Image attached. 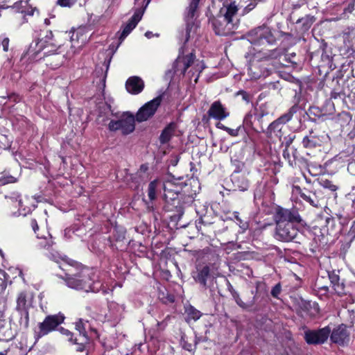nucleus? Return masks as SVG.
I'll use <instances>...</instances> for the list:
<instances>
[{
  "label": "nucleus",
  "mask_w": 355,
  "mask_h": 355,
  "mask_svg": "<svg viewBox=\"0 0 355 355\" xmlns=\"http://www.w3.org/2000/svg\"><path fill=\"white\" fill-rule=\"evenodd\" d=\"M301 221L302 218L297 211L278 209L275 214V238L282 242L295 241L300 243L303 236L296 227L295 223H300Z\"/></svg>",
  "instance_id": "nucleus-1"
},
{
  "label": "nucleus",
  "mask_w": 355,
  "mask_h": 355,
  "mask_svg": "<svg viewBox=\"0 0 355 355\" xmlns=\"http://www.w3.org/2000/svg\"><path fill=\"white\" fill-rule=\"evenodd\" d=\"M71 265L67 264V267L60 266L65 272L63 279L68 287L76 290H83L86 292L94 291L92 287L94 275L92 272L75 261H70Z\"/></svg>",
  "instance_id": "nucleus-2"
},
{
  "label": "nucleus",
  "mask_w": 355,
  "mask_h": 355,
  "mask_svg": "<svg viewBox=\"0 0 355 355\" xmlns=\"http://www.w3.org/2000/svg\"><path fill=\"white\" fill-rule=\"evenodd\" d=\"M220 10L216 17L211 20V26L218 35H227L232 33L235 28L236 24L234 17L238 11L236 1L234 0H218Z\"/></svg>",
  "instance_id": "nucleus-3"
},
{
  "label": "nucleus",
  "mask_w": 355,
  "mask_h": 355,
  "mask_svg": "<svg viewBox=\"0 0 355 355\" xmlns=\"http://www.w3.org/2000/svg\"><path fill=\"white\" fill-rule=\"evenodd\" d=\"M186 183H173L171 181L164 184V199L166 203V209L168 211L176 212L174 216L180 219L184 214V204L182 201V193L181 190Z\"/></svg>",
  "instance_id": "nucleus-4"
},
{
  "label": "nucleus",
  "mask_w": 355,
  "mask_h": 355,
  "mask_svg": "<svg viewBox=\"0 0 355 355\" xmlns=\"http://www.w3.org/2000/svg\"><path fill=\"white\" fill-rule=\"evenodd\" d=\"M282 55V51L279 49L259 51L254 55L253 60L250 62L248 73L252 79H259L270 75L272 68H265L264 71L259 69V62L275 60Z\"/></svg>",
  "instance_id": "nucleus-5"
},
{
  "label": "nucleus",
  "mask_w": 355,
  "mask_h": 355,
  "mask_svg": "<svg viewBox=\"0 0 355 355\" xmlns=\"http://www.w3.org/2000/svg\"><path fill=\"white\" fill-rule=\"evenodd\" d=\"M247 37L248 41L255 46L270 45L276 42V37L271 29L266 26H259L250 31Z\"/></svg>",
  "instance_id": "nucleus-6"
},
{
  "label": "nucleus",
  "mask_w": 355,
  "mask_h": 355,
  "mask_svg": "<svg viewBox=\"0 0 355 355\" xmlns=\"http://www.w3.org/2000/svg\"><path fill=\"white\" fill-rule=\"evenodd\" d=\"M195 59V55L190 53L186 56L178 55L174 62L172 69L166 72V78L172 79L173 76L180 78L184 76L187 69L191 66Z\"/></svg>",
  "instance_id": "nucleus-7"
},
{
  "label": "nucleus",
  "mask_w": 355,
  "mask_h": 355,
  "mask_svg": "<svg viewBox=\"0 0 355 355\" xmlns=\"http://www.w3.org/2000/svg\"><path fill=\"white\" fill-rule=\"evenodd\" d=\"M135 116L128 112L123 113L118 120H111L108 124L110 131L121 130L123 135L132 132L135 128Z\"/></svg>",
  "instance_id": "nucleus-8"
},
{
  "label": "nucleus",
  "mask_w": 355,
  "mask_h": 355,
  "mask_svg": "<svg viewBox=\"0 0 355 355\" xmlns=\"http://www.w3.org/2000/svg\"><path fill=\"white\" fill-rule=\"evenodd\" d=\"M298 110L299 106L297 103H295L290 107L286 113L282 114L278 119L272 122L267 129V134L268 136L271 137L272 134L276 131L280 132L282 125L289 122L292 119L294 114H295Z\"/></svg>",
  "instance_id": "nucleus-9"
},
{
  "label": "nucleus",
  "mask_w": 355,
  "mask_h": 355,
  "mask_svg": "<svg viewBox=\"0 0 355 355\" xmlns=\"http://www.w3.org/2000/svg\"><path fill=\"white\" fill-rule=\"evenodd\" d=\"M64 317L62 315H53L46 317L42 322L39 323L37 337L41 338L53 331L64 321Z\"/></svg>",
  "instance_id": "nucleus-10"
},
{
  "label": "nucleus",
  "mask_w": 355,
  "mask_h": 355,
  "mask_svg": "<svg viewBox=\"0 0 355 355\" xmlns=\"http://www.w3.org/2000/svg\"><path fill=\"white\" fill-rule=\"evenodd\" d=\"M331 329L326 327L318 330H306L304 331V339L309 345L324 343L329 336Z\"/></svg>",
  "instance_id": "nucleus-11"
},
{
  "label": "nucleus",
  "mask_w": 355,
  "mask_h": 355,
  "mask_svg": "<svg viewBox=\"0 0 355 355\" xmlns=\"http://www.w3.org/2000/svg\"><path fill=\"white\" fill-rule=\"evenodd\" d=\"M162 102V96H157L142 106L137 113V121L142 122L151 117Z\"/></svg>",
  "instance_id": "nucleus-12"
},
{
  "label": "nucleus",
  "mask_w": 355,
  "mask_h": 355,
  "mask_svg": "<svg viewBox=\"0 0 355 355\" xmlns=\"http://www.w3.org/2000/svg\"><path fill=\"white\" fill-rule=\"evenodd\" d=\"M295 190L300 196L310 205L314 207L321 206V191L320 190H309L305 188L302 189L299 186L295 187Z\"/></svg>",
  "instance_id": "nucleus-13"
},
{
  "label": "nucleus",
  "mask_w": 355,
  "mask_h": 355,
  "mask_svg": "<svg viewBox=\"0 0 355 355\" xmlns=\"http://www.w3.org/2000/svg\"><path fill=\"white\" fill-rule=\"evenodd\" d=\"M6 200H10L12 202H17L19 207L17 213L14 215L26 216L31 211V207L26 205V201L28 200L27 198L24 200L21 198V196L16 191L10 192L4 196Z\"/></svg>",
  "instance_id": "nucleus-14"
},
{
  "label": "nucleus",
  "mask_w": 355,
  "mask_h": 355,
  "mask_svg": "<svg viewBox=\"0 0 355 355\" xmlns=\"http://www.w3.org/2000/svg\"><path fill=\"white\" fill-rule=\"evenodd\" d=\"M209 118L218 121H222L230 116V112L226 107L219 101H216L211 103L207 111Z\"/></svg>",
  "instance_id": "nucleus-15"
},
{
  "label": "nucleus",
  "mask_w": 355,
  "mask_h": 355,
  "mask_svg": "<svg viewBox=\"0 0 355 355\" xmlns=\"http://www.w3.org/2000/svg\"><path fill=\"white\" fill-rule=\"evenodd\" d=\"M49 46H54L53 42V33L51 31H46L44 37L40 39L34 44L32 43L28 49V53L33 55H37L40 51Z\"/></svg>",
  "instance_id": "nucleus-16"
},
{
  "label": "nucleus",
  "mask_w": 355,
  "mask_h": 355,
  "mask_svg": "<svg viewBox=\"0 0 355 355\" xmlns=\"http://www.w3.org/2000/svg\"><path fill=\"white\" fill-rule=\"evenodd\" d=\"M164 182L159 180H155L150 182L148 187V197L149 202H147L148 209H153V202L156 200L157 193L164 188Z\"/></svg>",
  "instance_id": "nucleus-17"
},
{
  "label": "nucleus",
  "mask_w": 355,
  "mask_h": 355,
  "mask_svg": "<svg viewBox=\"0 0 355 355\" xmlns=\"http://www.w3.org/2000/svg\"><path fill=\"white\" fill-rule=\"evenodd\" d=\"M330 338L332 342L343 345L349 342V334L347 330L346 326L342 324L334 329Z\"/></svg>",
  "instance_id": "nucleus-18"
},
{
  "label": "nucleus",
  "mask_w": 355,
  "mask_h": 355,
  "mask_svg": "<svg viewBox=\"0 0 355 355\" xmlns=\"http://www.w3.org/2000/svg\"><path fill=\"white\" fill-rule=\"evenodd\" d=\"M144 11L137 10L128 22L125 25L123 31L119 36L121 42L127 37V35L136 27L138 22L141 20Z\"/></svg>",
  "instance_id": "nucleus-19"
},
{
  "label": "nucleus",
  "mask_w": 355,
  "mask_h": 355,
  "mask_svg": "<svg viewBox=\"0 0 355 355\" xmlns=\"http://www.w3.org/2000/svg\"><path fill=\"white\" fill-rule=\"evenodd\" d=\"M31 224L33 231L35 234H37V239L41 240L39 243V245L41 248L49 250L54 244L51 235L49 232H46L45 234L41 235L37 233V230L39 227L37 222L35 219H32Z\"/></svg>",
  "instance_id": "nucleus-20"
},
{
  "label": "nucleus",
  "mask_w": 355,
  "mask_h": 355,
  "mask_svg": "<svg viewBox=\"0 0 355 355\" xmlns=\"http://www.w3.org/2000/svg\"><path fill=\"white\" fill-rule=\"evenodd\" d=\"M210 268L208 266H198L196 270L192 272L194 280L199 283L203 288H207V279L209 275Z\"/></svg>",
  "instance_id": "nucleus-21"
},
{
  "label": "nucleus",
  "mask_w": 355,
  "mask_h": 355,
  "mask_svg": "<svg viewBox=\"0 0 355 355\" xmlns=\"http://www.w3.org/2000/svg\"><path fill=\"white\" fill-rule=\"evenodd\" d=\"M144 87V81L138 76L128 78L125 84L127 91L133 94L140 93L143 90Z\"/></svg>",
  "instance_id": "nucleus-22"
},
{
  "label": "nucleus",
  "mask_w": 355,
  "mask_h": 355,
  "mask_svg": "<svg viewBox=\"0 0 355 355\" xmlns=\"http://www.w3.org/2000/svg\"><path fill=\"white\" fill-rule=\"evenodd\" d=\"M32 305V297L26 292L20 293L17 298V311H28Z\"/></svg>",
  "instance_id": "nucleus-23"
},
{
  "label": "nucleus",
  "mask_w": 355,
  "mask_h": 355,
  "mask_svg": "<svg viewBox=\"0 0 355 355\" xmlns=\"http://www.w3.org/2000/svg\"><path fill=\"white\" fill-rule=\"evenodd\" d=\"M329 278L335 292L339 295H343L345 293V284L343 282H340L339 276L335 272H331L329 273Z\"/></svg>",
  "instance_id": "nucleus-24"
},
{
  "label": "nucleus",
  "mask_w": 355,
  "mask_h": 355,
  "mask_svg": "<svg viewBox=\"0 0 355 355\" xmlns=\"http://www.w3.org/2000/svg\"><path fill=\"white\" fill-rule=\"evenodd\" d=\"M47 256L51 260L58 263L60 268V266H62L64 268L67 267L66 265H70V261H72L71 259H69L67 256L62 255L58 252L54 250L50 251Z\"/></svg>",
  "instance_id": "nucleus-25"
},
{
  "label": "nucleus",
  "mask_w": 355,
  "mask_h": 355,
  "mask_svg": "<svg viewBox=\"0 0 355 355\" xmlns=\"http://www.w3.org/2000/svg\"><path fill=\"white\" fill-rule=\"evenodd\" d=\"M321 142V139L313 132H311L309 135L305 136L302 140L303 146L309 148L320 146Z\"/></svg>",
  "instance_id": "nucleus-26"
},
{
  "label": "nucleus",
  "mask_w": 355,
  "mask_h": 355,
  "mask_svg": "<svg viewBox=\"0 0 355 355\" xmlns=\"http://www.w3.org/2000/svg\"><path fill=\"white\" fill-rule=\"evenodd\" d=\"M88 326V322L79 319L75 323L76 330L79 333L78 340H82L83 342H89V338L86 331V327Z\"/></svg>",
  "instance_id": "nucleus-27"
},
{
  "label": "nucleus",
  "mask_w": 355,
  "mask_h": 355,
  "mask_svg": "<svg viewBox=\"0 0 355 355\" xmlns=\"http://www.w3.org/2000/svg\"><path fill=\"white\" fill-rule=\"evenodd\" d=\"M232 180L234 187L241 191H246L249 187V181L243 175H234Z\"/></svg>",
  "instance_id": "nucleus-28"
},
{
  "label": "nucleus",
  "mask_w": 355,
  "mask_h": 355,
  "mask_svg": "<svg viewBox=\"0 0 355 355\" xmlns=\"http://www.w3.org/2000/svg\"><path fill=\"white\" fill-rule=\"evenodd\" d=\"M314 21V17L306 15L304 17L298 19L296 21V24L300 26V29L302 32H306L311 28Z\"/></svg>",
  "instance_id": "nucleus-29"
},
{
  "label": "nucleus",
  "mask_w": 355,
  "mask_h": 355,
  "mask_svg": "<svg viewBox=\"0 0 355 355\" xmlns=\"http://www.w3.org/2000/svg\"><path fill=\"white\" fill-rule=\"evenodd\" d=\"M15 334L9 324L2 325L0 327V340L10 341L15 338Z\"/></svg>",
  "instance_id": "nucleus-30"
},
{
  "label": "nucleus",
  "mask_w": 355,
  "mask_h": 355,
  "mask_svg": "<svg viewBox=\"0 0 355 355\" xmlns=\"http://www.w3.org/2000/svg\"><path fill=\"white\" fill-rule=\"evenodd\" d=\"M175 131V125L173 123L169 124L167 125L164 130L162 131L159 140L162 144H166L167 143L173 135Z\"/></svg>",
  "instance_id": "nucleus-31"
},
{
  "label": "nucleus",
  "mask_w": 355,
  "mask_h": 355,
  "mask_svg": "<svg viewBox=\"0 0 355 355\" xmlns=\"http://www.w3.org/2000/svg\"><path fill=\"white\" fill-rule=\"evenodd\" d=\"M185 313L187 315L186 320L189 322L190 320L196 321L198 320L202 315L200 311L197 310L192 306H189L186 308Z\"/></svg>",
  "instance_id": "nucleus-32"
},
{
  "label": "nucleus",
  "mask_w": 355,
  "mask_h": 355,
  "mask_svg": "<svg viewBox=\"0 0 355 355\" xmlns=\"http://www.w3.org/2000/svg\"><path fill=\"white\" fill-rule=\"evenodd\" d=\"M232 295L235 300V302L241 308L244 309H250L251 308L254 304V302H255V299H256V295L254 296L253 297V300L249 302V303H245L244 302H243V300L239 297V294L235 291H234L232 292Z\"/></svg>",
  "instance_id": "nucleus-33"
},
{
  "label": "nucleus",
  "mask_w": 355,
  "mask_h": 355,
  "mask_svg": "<svg viewBox=\"0 0 355 355\" xmlns=\"http://www.w3.org/2000/svg\"><path fill=\"white\" fill-rule=\"evenodd\" d=\"M198 27L193 22H188L187 25V28L185 30V33H182V38L181 40H184V43H187L191 33H195L196 32Z\"/></svg>",
  "instance_id": "nucleus-34"
},
{
  "label": "nucleus",
  "mask_w": 355,
  "mask_h": 355,
  "mask_svg": "<svg viewBox=\"0 0 355 355\" xmlns=\"http://www.w3.org/2000/svg\"><path fill=\"white\" fill-rule=\"evenodd\" d=\"M200 0H191L190 5L187 10V18L188 20L192 19L194 16L196 11L198 8Z\"/></svg>",
  "instance_id": "nucleus-35"
},
{
  "label": "nucleus",
  "mask_w": 355,
  "mask_h": 355,
  "mask_svg": "<svg viewBox=\"0 0 355 355\" xmlns=\"http://www.w3.org/2000/svg\"><path fill=\"white\" fill-rule=\"evenodd\" d=\"M233 215H234V219L236 221V223L239 225L240 228L242 229L243 231L246 230L249 227L248 222L246 220L243 219L240 216L239 213L238 211H234L233 213Z\"/></svg>",
  "instance_id": "nucleus-36"
},
{
  "label": "nucleus",
  "mask_w": 355,
  "mask_h": 355,
  "mask_svg": "<svg viewBox=\"0 0 355 355\" xmlns=\"http://www.w3.org/2000/svg\"><path fill=\"white\" fill-rule=\"evenodd\" d=\"M20 313L19 324L21 327L27 329L29 323L28 311H19Z\"/></svg>",
  "instance_id": "nucleus-37"
},
{
  "label": "nucleus",
  "mask_w": 355,
  "mask_h": 355,
  "mask_svg": "<svg viewBox=\"0 0 355 355\" xmlns=\"http://www.w3.org/2000/svg\"><path fill=\"white\" fill-rule=\"evenodd\" d=\"M319 184L324 189L330 190L331 191H336L338 189V187L333 184V182L327 179H320Z\"/></svg>",
  "instance_id": "nucleus-38"
},
{
  "label": "nucleus",
  "mask_w": 355,
  "mask_h": 355,
  "mask_svg": "<svg viewBox=\"0 0 355 355\" xmlns=\"http://www.w3.org/2000/svg\"><path fill=\"white\" fill-rule=\"evenodd\" d=\"M0 43L3 51L8 52L9 50L10 39L5 34L0 35Z\"/></svg>",
  "instance_id": "nucleus-39"
},
{
  "label": "nucleus",
  "mask_w": 355,
  "mask_h": 355,
  "mask_svg": "<svg viewBox=\"0 0 355 355\" xmlns=\"http://www.w3.org/2000/svg\"><path fill=\"white\" fill-rule=\"evenodd\" d=\"M78 0H58L57 4L61 7L71 8L73 6Z\"/></svg>",
  "instance_id": "nucleus-40"
},
{
  "label": "nucleus",
  "mask_w": 355,
  "mask_h": 355,
  "mask_svg": "<svg viewBox=\"0 0 355 355\" xmlns=\"http://www.w3.org/2000/svg\"><path fill=\"white\" fill-rule=\"evenodd\" d=\"M88 343L89 342H83L82 340H78V338H75V340L72 341L73 344L78 345L76 350L78 352H83L85 349V345Z\"/></svg>",
  "instance_id": "nucleus-41"
},
{
  "label": "nucleus",
  "mask_w": 355,
  "mask_h": 355,
  "mask_svg": "<svg viewBox=\"0 0 355 355\" xmlns=\"http://www.w3.org/2000/svg\"><path fill=\"white\" fill-rule=\"evenodd\" d=\"M282 291V286L280 284H277L271 291V295L273 297L278 298L279 295Z\"/></svg>",
  "instance_id": "nucleus-42"
},
{
  "label": "nucleus",
  "mask_w": 355,
  "mask_h": 355,
  "mask_svg": "<svg viewBox=\"0 0 355 355\" xmlns=\"http://www.w3.org/2000/svg\"><path fill=\"white\" fill-rule=\"evenodd\" d=\"M110 62H111V58H110L108 59H105L103 62V67H105V71L102 78V82L103 83V85H105V78H106L107 72L109 67H110Z\"/></svg>",
  "instance_id": "nucleus-43"
},
{
  "label": "nucleus",
  "mask_w": 355,
  "mask_h": 355,
  "mask_svg": "<svg viewBox=\"0 0 355 355\" xmlns=\"http://www.w3.org/2000/svg\"><path fill=\"white\" fill-rule=\"evenodd\" d=\"M258 1H252V0H250V3L248 6H246L245 7V8L243 10V12L244 13H248L250 11H251L252 10H253L255 8V6H257Z\"/></svg>",
  "instance_id": "nucleus-44"
},
{
  "label": "nucleus",
  "mask_w": 355,
  "mask_h": 355,
  "mask_svg": "<svg viewBox=\"0 0 355 355\" xmlns=\"http://www.w3.org/2000/svg\"><path fill=\"white\" fill-rule=\"evenodd\" d=\"M116 234L114 235V237L116 241H123L125 239V232L123 230H116Z\"/></svg>",
  "instance_id": "nucleus-45"
},
{
  "label": "nucleus",
  "mask_w": 355,
  "mask_h": 355,
  "mask_svg": "<svg viewBox=\"0 0 355 355\" xmlns=\"http://www.w3.org/2000/svg\"><path fill=\"white\" fill-rule=\"evenodd\" d=\"M60 331L63 335H65L66 336L68 337L69 341L72 342L73 340V334L71 331H69L68 329L61 328Z\"/></svg>",
  "instance_id": "nucleus-46"
},
{
  "label": "nucleus",
  "mask_w": 355,
  "mask_h": 355,
  "mask_svg": "<svg viewBox=\"0 0 355 355\" xmlns=\"http://www.w3.org/2000/svg\"><path fill=\"white\" fill-rule=\"evenodd\" d=\"M325 222L328 229L329 227L333 228V227L335 225V219L332 217H327Z\"/></svg>",
  "instance_id": "nucleus-47"
},
{
  "label": "nucleus",
  "mask_w": 355,
  "mask_h": 355,
  "mask_svg": "<svg viewBox=\"0 0 355 355\" xmlns=\"http://www.w3.org/2000/svg\"><path fill=\"white\" fill-rule=\"evenodd\" d=\"M348 199L352 201L353 206L355 205V187H354L352 191L347 195Z\"/></svg>",
  "instance_id": "nucleus-48"
},
{
  "label": "nucleus",
  "mask_w": 355,
  "mask_h": 355,
  "mask_svg": "<svg viewBox=\"0 0 355 355\" xmlns=\"http://www.w3.org/2000/svg\"><path fill=\"white\" fill-rule=\"evenodd\" d=\"M239 128L237 129H232L227 127L225 132L232 137H236L239 135Z\"/></svg>",
  "instance_id": "nucleus-49"
},
{
  "label": "nucleus",
  "mask_w": 355,
  "mask_h": 355,
  "mask_svg": "<svg viewBox=\"0 0 355 355\" xmlns=\"http://www.w3.org/2000/svg\"><path fill=\"white\" fill-rule=\"evenodd\" d=\"M5 286V274L3 270H0V288L2 289Z\"/></svg>",
  "instance_id": "nucleus-50"
},
{
  "label": "nucleus",
  "mask_w": 355,
  "mask_h": 355,
  "mask_svg": "<svg viewBox=\"0 0 355 355\" xmlns=\"http://www.w3.org/2000/svg\"><path fill=\"white\" fill-rule=\"evenodd\" d=\"M182 347H183L184 349H186V350H187V351H189V352H191V351H192V345H191V344L188 343H187V342H184V343H182Z\"/></svg>",
  "instance_id": "nucleus-51"
},
{
  "label": "nucleus",
  "mask_w": 355,
  "mask_h": 355,
  "mask_svg": "<svg viewBox=\"0 0 355 355\" xmlns=\"http://www.w3.org/2000/svg\"><path fill=\"white\" fill-rule=\"evenodd\" d=\"M216 128H218V129L223 130L224 131H226V129H227V127L224 125L223 123L218 122L216 124Z\"/></svg>",
  "instance_id": "nucleus-52"
},
{
  "label": "nucleus",
  "mask_w": 355,
  "mask_h": 355,
  "mask_svg": "<svg viewBox=\"0 0 355 355\" xmlns=\"http://www.w3.org/2000/svg\"><path fill=\"white\" fill-rule=\"evenodd\" d=\"M259 69L262 71H264L265 68H272V71L275 69L274 65L272 64L271 67H266L264 64H259Z\"/></svg>",
  "instance_id": "nucleus-53"
},
{
  "label": "nucleus",
  "mask_w": 355,
  "mask_h": 355,
  "mask_svg": "<svg viewBox=\"0 0 355 355\" xmlns=\"http://www.w3.org/2000/svg\"><path fill=\"white\" fill-rule=\"evenodd\" d=\"M16 179L13 177L8 178L7 180H5L4 183L15 182Z\"/></svg>",
  "instance_id": "nucleus-54"
},
{
  "label": "nucleus",
  "mask_w": 355,
  "mask_h": 355,
  "mask_svg": "<svg viewBox=\"0 0 355 355\" xmlns=\"http://www.w3.org/2000/svg\"><path fill=\"white\" fill-rule=\"evenodd\" d=\"M21 3H22V1L16 2V3L14 4V6H13L12 8H15V9H17L19 12H21V11L19 10V6Z\"/></svg>",
  "instance_id": "nucleus-55"
},
{
  "label": "nucleus",
  "mask_w": 355,
  "mask_h": 355,
  "mask_svg": "<svg viewBox=\"0 0 355 355\" xmlns=\"http://www.w3.org/2000/svg\"><path fill=\"white\" fill-rule=\"evenodd\" d=\"M153 34L152 32L150 31H147L146 33H145V36L147 37V38H151L153 37Z\"/></svg>",
  "instance_id": "nucleus-56"
},
{
  "label": "nucleus",
  "mask_w": 355,
  "mask_h": 355,
  "mask_svg": "<svg viewBox=\"0 0 355 355\" xmlns=\"http://www.w3.org/2000/svg\"><path fill=\"white\" fill-rule=\"evenodd\" d=\"M79 33H80V32H79V31H77L76 33H73V35H72V36H71V40H74L73 37H74V35H76V39L78 40H79V37H78V35H79Z\"/></svg>",
  "instance_id": "nucleus-57"
},
{
  "label": "nucleus",
  "mask_w": 355,
  "mask_h": 355,
  "mask_svg": "<svg viewBox=\"0 0 355 355\" xmlns=\"http://www.w3.org/2000/svg\"><path fill=\"white\" fill-rule=\"evenodd\" d=\"M293 139L292 137H290L288 140L286 142V146H288L293 141Z\"/></svg>",
  "instance_id": "nucleus-58"
},
{
  "label": "nucleus",
  "mask_w": 355,
  "mask_h": 355,
  "mask_svg": "<svg viewBox=\"0 0 355 355\" xmlns=\"http://www.w3.org/2000/svg\"><path fill=\"white\" fill-rule=\"evenodd\" d=\"M320 289L324 291L325 293L329 291L328 286H322L320 288Z\"/></svg>",
  "instance_id": "nucleus-59"
},
{
  "label": "nucleus",
  "mask_w": 355,
  "mask_h": 355,
  "mask_svg": "<svg viewBox=\"0 0 355 355\" xmlns=\"http://www.w3.org/2000/svg\"><path fill=\"white\" fill-rule=\"evenodd\" d=\"M6 354H7V350L0 352V355H6Z\"/></svg>",
  "instance_id": "nucleus-60"
},
{
  "label": "nucleus",
  "mask_w": 355,
  "mask_h": 355,
  "mask_svg": "<svg viewBox=\"0 0 355 355\" xmlns=\"http://www.w3.org/2000/svg\"><path fill=\"white\" fill-rule=\"evenodd\" d=\"M250 116H251V115H248V116H247L245 118L244 121H245V123H248V119H249V117H250Z\"/></svg>",
  "instance_id": "nucleus-61"
},
{
  "label": "nucleus",
  "mask_w": 355,
  "mask_h": 355,
  "mask_svg": "<svg viewBox=\"0 0 355 355\" xmlns=\"http://www.w3.org/2000/svg\"><path fill=\"white\" fill-rule=\"evenodd\" d=\"M191 70H190L189 72H188V74L190 78H191L193 75H194V73H192V74L191 75Z\"/></svg>",
  "instance_id": "nucleus-62"
},
{
  "label": "nucleus",
  "mask_w": 355,
  "mask_h": 355,
  "mask_svg": "<svg viewBox=\"0 0 355 355\" xmlns=\"http://www.w3.org/2000/svg\"><path fill=\"white\" fill-rule=\"evenodd\" d=\"M198 77H199V74L197 75V76L196 77L195 80H194V82L196 83L198 82Z\"/></svg>",
  "instance_id": "nucleus-63"
},
{
  "label": "nucleus",
  "mask_w": 355,
  "mask_h": 355,
  "mask_svg": "<svg viewBox=\"0 0 355 355\" xmlns=\"http://www.w3.org/2000/svg\"><path fill=\"white\" fill-rule=\"evenodd\" d=\"M96 73H100V70L98 69V68H97V69H96Z\"/></svg>",
  "instance_id": "nucleus-64"
}]
</instances>
